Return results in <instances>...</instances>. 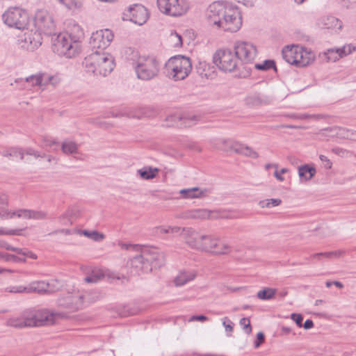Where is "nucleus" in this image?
<instances>
[{
  "label": "nucleus",
  "instance_id": "obj_10",
  "mask_svg": "<svg viewBox=\"0 0 356 356\" xmlns=\"http://www.w3.org/2000/svg\"><path fill=\"white\" fill-rule=\"evenodd\" d=\"M37 31L45 35H56V25L53 17L44 10H39L34 17Z\"/></svg>",
  "mask_w": 356,
  "mask_h": 356
},
{
  "label": "nucleus",
  "instance_id": "obj_11",
  "mask_svg": "<svg viewBox=\"0 0 356 356\" xmlns=\"http://www.w3.org/2000/svg\"><path fill=\"white\" fill-rule=\"evenodd\" d=\"M201 238L202 243H200L199 250L211 252L214 254H225L230 251L229 245L221 243L218 238L212 235H202Z\"/></svg>",
  "mask_w": 356,
  "mask_h": 356
},
{
  "label": "nucleus",
  "instance_id": "obj_27",
  "mask_svg": "<svg viewBox=\"0 0 356 356\" xmlns=\"http://www.w3.org/2000/svg\"><path fill=\"white\" fill-rule=\"evenodd\" d=\"M207 191L206 189L201 190L198 187L184 188L180 191V193L184 198L192 199L204 197Z\"/></svg>",
  "mask_w": 356,
  "mask_h": 356
},
{
  "label": "nucleus",
  "instance_id": "obj_7",
  "mask_svg": "<svg viewBox=\"0 0 356 356\" xmlns=\"http://www.w3.org/2000/svg\"><path fill=\"white\" fill-rule=\"evenodd\" d=\"M54 45L58 53L67 58L74 57L80 50L79 42L68 33L59 34Z\"/></svg>",
  "mask_w": 356,
  "mask_h": 356
},
{
  "label": "nucleus",
  "instance_id": "obj_9",
  "mask_svg": "<svg viewBox=\"0 0 356 356\" xmlns=\"http://www.w3.org/2000/svg\"><path fill=\"white\" fill-rule=\"evenodd\" d=\"M157 6L162 13L173 17L182 15L188 9L186 0H157Z\"/></svg>",
  "mask_w": 356,
  "mask_h": 356
},
{
  "label": "nucleus",
  "instance_id": "obj_5",
  "mask_svg": "<svg viewBox=\"0 0 356 356\" xmlns=\"http://www.w3.org/2000/svg\"><path fill=\"white\" fill-rule=\"evenodd\" d=\"M22 317L26 320L29 327L53 325L55 316L46 309H28L22 312Z\"/></svg>",
  "mask_w": 356,
  "mask_h": 356
},
{
  "label": "nucleus",
  "instance_id": "obj_15",
  "mask_svg": "<svg viewBox=\"0 0 356 356\" xmlns=\"http://www.w3.org/2000/svg\"><path fill=\"white\" fill-rule=\"evenodd\" d=\"M140 252H143L146 263L149 264L151 271L159 268L164 264V256L158 249L154 247L142 246Z\"/></svg>",
  "mask_w": 356,
  "mask_h": 356
},
{
  "label": "nucleus",
  "instance_id": "obj_63",
  "mask_svg": "<svg viewBox=\"0 0 356 356\" xmlns=\"http://www.w3.org/2000/svg\"><path fill=\"white\" fill-rule=\"evenodd\" d=\"M289 170L287 168H282L280 171L277 169L274 172V176L276 177L277 180L280 181H283L284 180V177L282 176V174L287 172Z\"/></svg>",
  "mask_w": 356,
  "mask_h": 356
},
{
  "label": "nucleus",
  "instance_id": "obj_52",
  "mask_svg": "<svg viewBox=\"0 0 356 356\" xmlns=\"http://www.w3.org/2000/svg\"><path fill=\"white\" fill-rule=\"evenodd\" d=\"M24 155L26 154V155L33 156L35 159L46 157L45 154H44V153L41 154L39 152L35 150L33 148H31V147H28V148L24 149Z\"/></svg>",
  "mask_w": 356,
  "mask_h": 356
},
{
  "label": "nucleus",
  "instance_id": "obj_48",
  "mask_svg": "<svg viewBox=\"0 0 356 356\" xmlns=\"http://www.w3.org/2000/svg\"><path fill=\"white\" fill-rule=\"evenodd\" d=\"M6 291L14 293H28V288L22 285L10 286L6 289Z\"/></svg>",
  "mask_w": 356,
  "mask_h": 356
},
{
  "label": "nucleus",
  "instance_id": "obj_25",
  "mask_svg": "<svg viewBox=\"0 0 356 356\" xmlns=\"http://www.w3.org/2000/svg\"><path fill=\"white\" fill-rule=\"evenodd\" d=\"M355 47L352 46L351 44L343 46L342 48L339 49H329V54H334V56H331L329 55L328 60L332 62H335L337 60H339L340 58L346 56L350 54H351Z\"/></svg>",
  "mask_w": 356,
  "mask_h": 356
},
{
  "label": "nucleus",
  "instance_id": "obj_54",
  "mask_svg": "<svg viewBox=\"0 0 356 356\" xmlns=\"http://www.w3.org/2000/svg\"><path fill=\"white\" fill-rule=\"evenodd\" d=\"M16 253L19 255L28 257L33 259H36L38 258L37 255L35 253H33V252H31L27 249H24V248H17Z\"/></svg>",
  "mask_w": 356,
  "mask_h": 356
},
{
  "label": "nucleus",
  "instance_id": "obj_3",
  "mask_svg": "<svg viewBox=\"0 0 356 356\" xmlns=\"http://www.w3.org/2000/svg\"><path fill=\"white\" fill-rule=\"evenodd\" d=\"M166 69L169 77L175 81L184 80L192 70V63L190 58L177 55L168 60L166 63Z\"/></svg>",
  "mask_w": 356,
  "mask_h": 356
},
{
  "label": "nucleus",
  "instance_id": "obj_44",
  "mask_svg": "<svg viewBox=\"0 0 356 356\" xmlns=\"http://www.w3.org/2000/svg\"><path fill=\"white\" fill-rule=\"evenodd\" d=\"M342 254L341 252H319L316 253L312 255V257L314 259H321V258H332V257H339Z\"/></svg>",
  "mask_w": 356,
  "mask_h": 356
},
{
  "label": "nucleus",
  "instance_id": "obj_56",
  "mask_svg": "<svg viewBox=\"0 0 356 356\" xmlns=\"http://www.w3.org/2000/svg\"><path fill=\"white\" fill-rule=\"evenodd\" d=\"M222 325L225 328L227 335L230 336L233 331L234 323L227 317H225L222 320Z\"/></svg>",
  "mask_w": 356,
  "mask_h": 356
},
{
  "label": "nucleus",
  "instance_id": "obj_47",
  "mask_svg": "<svg viewBox=\"0 0 356 356\" xmlns=\"http://www.w3.org/2000/svg\"><path fill=\"white\" fill-rule=\"evenodd\" d=\"M68 9H74L79 8L81 5V0H58Z\"/></svg>",
  "mask_w": 356,
  "mask_h": 356
},
{
  "label": "nucleus",
  "instance_id": "obj_17",
  "mask_svg": "<svg viewBox=\"0 0 356 356\" xmlns=\"http://www.w3.org/2000/svg\"><path fill=\"white\" fill-rule=\"evenodd\" d=\"M181 235L188 246L195 250H200L202 235H200L191 227L182 228Z\"/></svg>",
  "mask_w": 356,
  "mask_h": 356
},
{
  "label": "nucleus",
  "instance_id": "obj_12",
  "mask_svg": "<svg viewBox=\"0 0 356 356\" xmlns=\"http://www.w3.org/2000/svg\"><path fill=\"white\" fill-rule=\"evenodd\" d=\"M235 55L245 63H252L257 56V49L250 42L237 41L234 44Z\"/></svg>",
  "mask_w": 356,
  "mask_h": 356
},
{
  "label": "nucleus",
  "instance_id": "obj_61",
  "mask_svg": "<svg viewBox=\"0 0 356 356\" xmlns=\"http://www.w3.org/2000/svg\"><path fill=\"white\" fill-rule=\"evenodd\" d=\"M291 319L296 322V325L298 326V327H302V320H303V317L301 314H292L291 315Z\"/></svg>",
  "mask_w": 356,
  "mask_h": 356
},
{
  "label": "nucleus",
  "instance_id": "obj_19",
  "mask_svg": "<svg viewBox=\"0 0 356 356\" xmlns=\"http://www.w3.org/2000/svg\"><path fill=\"white\" fill-rule=\"evenodd\" d=\"M229 148L236 154L256 159L259 155L257 152L251 147L238 142H232L229 143Z\"/></svg>",
  "mask_w": 356,
  "mask_h": 356
},
{
  "label": "nucleus",
  "instance_id": "obj_59",
  "mask_svg": "<svg viewBox=\"0 0 356 356\" xmlns=\"http://www.w3.org/2000/svg\"><path fill=\"white\" fill-rule=\"evenodd\" d=\"M240 325L243 326V330L247 334H250L252 332V327L250 321L248 318H243L240 320Z\"/></svg>",
  "mask_w": 356,
  "mask_h": 356
},
{
  "label": "nucleus",
  "instance_id": "obj_46",
  "mask_svg": "<svg viewBox=\"0 0 356 356\" xmlns=\"http://www.w3.org/2000/svg\"><path fill=\"white\" fill-rule=\"evenodd\" d=\"M165 121L167 122V126H176L178 127V124L181 121V115L172 114L166 117Z\"/></svg>",
  "mask_w": 356,
  "mask_h": 356
},
{
  "label": "nucleus",
  "instance_id": "obj_55",
  "mask_svg": "<svg viewBox=\"0 0 356 356\" xmlns=\"http://www.w3.org/2000/svg\"><path fill=\"white\" fill-rule=\"evenodd\" d=\"M143 114L148 118L153 117L158 113V109L152 106L144 107Z\"/></svg>",
  "mask_w": 356,
  "mask_h": 356
},
{
  "label": "nucleus",
  "instance_id": "obj_60",
  "mask_svg": "<svg viewBox=\"0 0 356 356\" xmlns=\"http://www.w3.org/2000/svg\"><path fill=\"white\" fill-rule=\"evenodd\" d=\"M323 118V115H319V114H314V115H309L307 113L300 114L297 116V119L298 120H307V119H312L315 120H318L320 119H322Z\"/></svg>",
  "mask_w": 356,
  "mask_h": 356
},
{
  "label": "nucleus",
  "instance_id": "obj_29",
  "mask_svg": "<svg viewBox=\"0 0 356 356\" xmlns=\"http://www.w3.org/2000/svg\"><path fill=\"white\" fill-rule=\"evenodd\" d=\"M61 150L65 154H74L79 152V145L74 141L65 139L61 144Z\"/></svg>",
  "mask_w": 356,
  "mask_h": 356
},
{
  "label": "nucleus",
  "instance_id": "obj_23",
  "mask_svg": "<svg viewBox=\"0 0 356 356\" xmlns=\"http://www.w3.org/2000/svg\"><path fill=\"white\" fill-rule=\"evenodd\" d=\"M298 48H299V46H291L286 47L282 49V57L286 62L296 66L298 58H300V56H298L299 51H298Z\"/></svg>",
  "mask_w": 356,
  "mask_h": 356
},
{
  "label": "nucleus",
  "instance_id": "obj_39",
  "mask_svg": "<svg viewBox=\"0 0 356 356\" xmlns=\"http://www.w3.org/2000/svg\"><path fill=\"white\" fill-rule=\"evenodd\" d=\"M282 203V200L280 198H271V199H266L264 200H260L259 202V206L264 209V208H273L277 206L280 205Z\"/></svg>",
  "mask_w": 356,
  "mask_h": 356
},
{
  "label": "nucleus",
  "instance_id": "obj_40",
  "mask_svg": "<svg viewBox=\"0 0 356 356\" xmlns=\"http://www.w3.org/2000/svg\"><path fill=\"white\" fill-rule=\"evenodd\" d=\"M80 233L94 241H101L104 238V235L103 234L95 230H81Z\"/></svg>",
  "mask_w": 356,
  "mask_h": 356
},
{
  "label": "nucleus",
  "instance_id": "obj_4",
  "mask_svg": "<svg viewBox=\"0 0 356 356\" xmlns=\"http://www.w3.org/2000/svg\"><path fill=\"white\" fill-rule=\"evenodd\" d=\"M137 77L149 81L156 77L159 72V63L154 56H142L134 67Z\"/></svg>",
  "mask_w": 356,
  "mask_h": 356
},
{
  "label": "nucleus",
  "instance_id": "obj_16",
  "mask_svg": "<svg viewBox=\"0 0 356 356\" xmlns=\"http://www.w3.org/2000/svg\"><path fill=\"white\" fill-rule=\"evenodd\" d=\"M58 304L71 311L78 310L83 306V296L79 292H68L58 300Z\"/></svg>",
  "mask_w": 356,
  "mask_h": 356
},
{
  "label": "nucleus",
  "instance_id": "obj_34",
  "mask_svg": "<svg viewBox=\"0 0 356 356\" xmlns=\"http://www.w3.org/2000/svg\"><path fill=\"white\" fill-rule=\"evenodd\" d=\"M6 325L15 328L29 327L26 320L22 317V313L20 317L10 318L6 322Z\"/></svg>",
  "mask_w": 356,
  "mask_h": 356
},
{
  "label": "nucleus",
  "instance_id": "obj_35",
  "mask_svg": "<svg viewBox=\"0 0 356 356\" xmlns=\"http://www.w3.org/2000/svg\"><path fill=\"white\" fill-rule=\"evenodd\" d=\"M200 120L197 115H181V121L178 124L179 127H188L195 124Z\"/></svg>",
  "mask_w": 356,
  "mask_h": 356
},
{
  "label": "nucleus",
  "instance_id": "obj_49",
  "mask_svg": "<svg viewBox=\"0 0 356 356\" xmlns=\"http://www.w3.org/2000/svg\"><path fill=\"white\" fill-rule=\"evenodd\" d=\"M17 214H18V210L11 211L4 209H1L0 211V217L2 219H10V218H14L15 216L17 217Z\"/></svg>",
  "mask_w": 356,
  "mask_h": 356
},
{
  "label": "nucleus",
  "instance_id": "obj_58",
  "mask_svg": "<svg viewBox=\"0 0 356 356\" xmlns=\"http://www.w3.org/2000/svg\"><path fill=\"white\" fill-rule=\"evenodd\" d=\"M21 231L22 229H5V228H0V235H17L19 236L21 235Z\"/></svg>",
  "mask_w": 356,
  "mask_h": 356
},
{
  "label": "nucleus",
  "instance_id": "obj_6",
  "mask_svg": "<svg viewBox=\"0 0 356 356\" xmlns=\"http://www.w3.org/2000/svg\"><path fill=\"white\" fill-rule=\"evenodd\" d=\"M2 19L6 24L17 29H26L28 28L29 17L27 12L18 7L10 8L2 15Z\"/></svg>",
  "mask_w": 356,
  "mask_h": 356
},
{
  "label": "nucleus",
  "instance_id": "obj_24",
  "mask_svg": "<svg viewBox=\"0 0 356 356\" xmlns=\"http://www.w3.org/2000/svg\"><path fill=\"white\" fill-rule=\"evenodd\" d=\"M47 213L44 211L31 209H18L17 218L34 220H44L47 218Z\"/></svg>",
  "mask_w": 356,
  "mask_h": 356
},
{
  "label": "nucleus",
  "instance_id": "obj_64",
  "mask_svg": "<svg viewBox=\"0 0 356 356\" xmlns=\"http://www.w3.org/2000/svg\"><path fill=\"white\" fill-rule=\"evenodd\" d=\"M341 6L346 9H352L356 7V0H346V2H342Z\"/></svg>",
  "mask_w": 356,
  "mask_h": 356
},
{
  "label": "nucleus",
  "instance_id": "obj_32",
  "mask_svg": "<svg viewBox=\"0 0 356 356\" xmlns=\"http://www.w3.org/2000/svg\"><path fill=\"white\" fill-rule=\"evenodd\" d=\"M61 81L58 75H49L47 73H42V90H44L48 85L53 87L58 86Z\"/></svg>",
  "mask_w": 356,
  "mask_h": 356
},
{
  "label": "nucleus",
  "instance_id": "obj_14",
  "mask_svg": "<svg viewBox=\"0 0 356 356\" xmlns=\"http://www.w3.org/2000/svg\"><path fill=\"white\" fill-rule=\"evenodd\" d=\"M148 17L147 10L141 4H135L124 13V19L140 26L144 24Z\"/></svg>",
  "mask_w": 356,
  "mask_h": 356
},
{
  "label": "nucleus",
  "instance_id": "obj_1",
  "mask_svg": "<svg viewBox=\"0 0 356 356\" xmlns=\"http://www.w3.org/2000/svg\"><path fill=\"white\" fill-rule=\"evenodd\" d=\"M209 22L225 31L236 32L242 25L238 10L229 3L219 1L211 3L207 12Z\"/></svg>",
  "mask_w": 356,
  "mask_h": 356
},
{
  "label": "nucleus",
  "instance_id": "obj_43",
  "mask_svg": "<svg viewBox=\"0 0 356 356\" xmlns=\"http://www.w3.org/2000/svg\"><path fill=\"white\" fill-rule=\"evenodd\" d=\"M104 277V274L100 270H93L92 273L85 277V281L88 283H96Z\"/></svg>",
  "mask_w": 356,
  "mask_h": 356
},
{
  "label": "nucleus",
  "instance_id": "obj_33",
  "mask_svg": "<svg viewBox=\"0 0 356 356\" xmlns=\"http://www.w3.org/2000/svg\"><path fill=\"white\" fill-rule=\"evenodd\" d=\"M159 169L150 166H145L137 170V174L140 176L143 179H152L156 177Z\"/></svg>",
  "mask_w": 356,
  "mask_h": 356
},
{
  "label": "nucleus",
  "instance_id": "obj_2",
  "mask_svg": "<svg viewBox=\"0 0 356 356\" xmlns=\"http://www.w3.org/2000/svg\"><path fill=\"white\" fill-rule=\"evenodd\" d=\"M82 64L88 73L102 76L109 74L115 65L111 54L97 50L87 56Z\"/></svg>",
  "mask_w": 356,
  "mask_h": 356
},
{
  "label": "nucleus",
  "instance_id": "obj_42",
  "mask_svg": "<svg viewBox=\"0 0 356 356\" xmlns=\"http://www.w3.org/2000/svg\"><path fill=\"white\" fill-rule=\"evenodd\" d=\"M46 284L48 285L47 293H54L60 290L63 286V283L58 280H51L49 282H46Z\"/></svg>",
  "mask_w": 356,
  "mask_h": 356
},
{
  "label": "nucleus",
  "instance_id": "obj_57",
  "mask_svg": "<svg viewBox=\"0 0 356 356\" xmlns=\"http://www.w3.org/2000/svg\"><path fill=\"white\" fill-rule=\"evenodd\" d=\"M119 245L124 250H130L131 249L134 251L136 252H140V250L142 248V245L138 244H130V243H120Z\"/></svg>",
  "mask_w": 356,
  "mask_h": 356
},
{
  "label": "nucleus",
  "instance_id": "obj_38",
  "mask_svg": "<svg viewBox=\"0 0 356 356\" xmlns=\"http://www.w3.org/2000/svg\"><path fill=\"white\" fill-rule=\"evenodd\" d=\"M25 81L31 83V86H38L42 90V73L32 74L26 77Z\"/></svg>",
  "mask_w": 356,
  "mask_h": 356
},
{
  "label": "nucleus",
  "instance_id": "obj_62",
  "mask_svg": "<svg viewBox=\"0 0 356 356\" xmlns=\"http://www.w3.org/2000/svg\"><path fill=\"white\" fill-rule=\"evenodd\" d=\"M264 340H265L264 334L261 332H258L257 334V339L254 343V348H259L260 346V345L264 342Z\"/></svg>",
  "mask_w": 356,
  "mask_h": 356
},
{
  "label": "nucleus",
  "instance_id": "obj_18",
  "mask_svg": "<svg viewBox=\"0 0 356 356\" xmlns=\"http://www.w3.org/2000/svg\"><path fill=\"white\" fill-rule=\"evenodd\" d=\"M140 253V254L134 257L130 260L131 273L134 274H140V273H147L151 272L149 264L146 263L143 252Z\"/></svg>",
  "mask_w": 356,
  "mask_h": 356
},
{
  "label": "nucleus",
  "instance_id": "obj_21",
  "mask_svg": "<svg viewBox=\"0 0 356 356\" xmlns=\"http://www.w3.org/2000/svg\"><path fill=\"white\" fill-rule=\"evenodd\" d=\"M325 131L332 132V136H335L340 138L356 140V131L355 130L340 127H334L325 129Z\"/></svg>",
  "mask_w": 356,
  "mask_h": 356
},
{
  "label": "nucleus",
  "instance_id": "obj_30",
  "mask_svg": "<svg viewBox=\"0 0 356 356\" xmlns=\"http://www.w3.org/2000/svg\"><path fill=\"white\" fill-rule=\"evenodd\" d=\"M28 293H47V289L48 288V285L46 284V282L44 281H35L32 282L28 286Z\"/></svg>",
  "mask_w": 356,
  "mask_h": 356
},
{
  "label": "nucleus",
  "instance_id": "obj_51",
  "mask_svg": "<svg viewBox=\"0 0 356 356\" xmlns=\"http://www.w3.org/2000/svg\"><path fill=\"white\" fill-rule=\"evenodd\" d=\"M58 145V142L56 139H54L51 137L44 136L42 139L41 146L42 147H52L54 145Z\"/></svg>",
  "mask_w": 356,
  "mask_h": 356
},
{
  "label": "nucleus",
  "instance_id": "obj_41",
  "mask_svg": "<svg viewBox=\"0 0 356 356\" xmlns=\"http://www.w3.org/2000/svg\"><path fill=\"white\" fill-rule=\"evenodd\" d=\"M254 67L257 70L263 71H266L270 69H273L275 71H277L275 63L273 60H266L262 63H257Z\"/></svg>",
  "mask_w": 356,
  "mask_h": 356
},
{
  "label": "nucleus",
  "instance_id": "obj_8",
  "mask_svg": "<svg viewBox=\"0 0 356 356\" xmlns=\"http://www.w3.org/2000/svg\"><path fill=\"white\" fill-rule=\"evenodd\" d=\"M236 58L229 49H219L214 54L213 60L219 70L231 72L237 66Z\"/></svg>",
  "mask_w": 356,
  "mask_h": 356
},
{
  "label": "nucleus",
  "instance_id": "obj_37",
  "mask_svg": "<svg viewBox=\"0 0 356 356\" xmlns=\"http://www.w3.org/2000/svg\"><path fill=\"white\" fill-rule=\"evenodd\" d=\"M3 156L6 157H17L19 156L20 159L23 160L24 158V152L22 148L10 147L3 152Z\"/></svg>",
  "mask_w": 356,
  "mask_h": 356
},
{
  "label": "nucleus",
  "instance_id": "obj_36",
  "mask_svg": "<svg viewBox=\"0 0 356 356\" xmlns=\"http://www.w3.org/2000/svg\"><path fill=\"white\" fill-rule=\"evenodd\" d=\"M276 289L273 288H265L257 293V297L262 300H269L273 299L276 294Z\"/></svg>",
  "mask_w": 356,
  "mask_h": 356
},
{
  "label": "nucleus",
  "instance_id": "obj_45",
  "mask_svg": "<svg viewBox=\"0 0 356 356\" xmlns=\"http://www.w3.org/2000/svg\"><path fill=\"white\" fill-rule=\"evenodd\" d=\"M169 40L175 47H180L183 44L181 36L175 31L170 33Z\"/></svg>",
  "mask_w": 356,
  "mask_h": 356
},
{
  "label": "nucleus",
  "instance_id": "obj_50",
  "mask_svg": "<svg viewBox=\"0 0 356 356\" xmlns=\"http://www.w3.org/2000/svg\"><path fill=\"white\" fill-rule=\"evenodd\" d=\"M71 213L69 211H67L61 216H59L58 220L63 225H71L72 222L70 219Z\"/></svg>",
  "mask_w": 356,
  "mask_h": 356
},
{
  "label": "nucleus",
  "instance_id": "obj_13",
  "mask_svg": "<svg viewBox=\"0 0 356 356\" xmlns=\"http://www.w3.org/2000/svg\"><path fill=\"white\" fill-rule=\"evenodd\" d=\"M113 34L108 29L97 31L93 33L90 39V44L92 49H96L99 51L104 50L110 45L113 40Z\"/></svg>",
  "mask_w": 356,
  "mask_h": 356
},
{
  "label": "nucleus",
  "instance_id": "obj_53",
  "mask_svg": "<svg viewBox=\"0 0 356 356\" xmlns=\"http://www.w3.org/2000/svg\"><path fill=\"white\" fill-rule=\"evenodd\" d=\"M3 260L6 261L26 262L25 258L19 257L15 254L4 253Z\"/></svg>",
  "mask_w": 356,
  "mask_h": 356
},
{
  "label": "nucleus",
  "instance_id": "obj_26",
  "mask_svg": "<svg viewBox=\"0 0 356 356\" xmlns=\"http://www.w3.org/2000/svg\"><path fill=\"white\" fill-rule=\"evenodd\" d=\"M297 49L299 51L298 56H300V58H298L296 66L306 67L314 61V54L312 52L308 51L301 47Z\"/></svg>",
  "mask_w": 356,
  "mask_h": 356
},
{
  "label": "nucleus",
  "instance_id": "obj_22",
  "mask_svg": "<svg viewBox=\"0 0 356 356\" xmlns=\"http://www.w3.org/2000/svg\"><path fill=\"white\" fill-rule=\"evenodd\" d=\"M318 24L323 29H330L338 28L339 29H341L342 28V22L332 15L322 17L318 19Z\"/></svg>",
  "mask_w": 356,
  "mask_h": 356
},
{
  "label": "nucleus",
  "instance_id": "obj_31",
  "mask_svg": "<svg viewBox=\"0 0 356 356\" xmlns=\"http://www.w3.org/2000/svg\"><path fill=\"white\" fill-rule=\"evenodd\" d=\"M195 274L193 272H181L175 279V284L177 286L186 284L187 282L194 280Z\"/></svg>",
  "mask_w": 356,
  "mask_h": 356
},
{
  "label": "nucleus",
  "instance_id": "obj_28",
  "mask_svg": "<svg viewBox=\"0 0 356 356\" xmlns=\"http://www.w3.org/2000/svg\"><path fill=\"white\" fill-rule=\"evenodd\" d=\"M316 170L314 167L305 164L298 168V175L301 180L309 181L314 177Z\"/></svg>",
  "mask_w": 356,
  "mask_h": 356
},
{
  "label": "nucleus",
  "instance_id": "obj_20",
  "mask_svg": "<svg viewBox=\"0 0 356 356\" xmlns=\"http://www.w3.org/2000/svg\"><path fill=\"white\" fill-rule=\"evenodd\" d=\"M211 211L205 209L188 210L181 214L184 219L206 220L211 218Z\"/></svg>",
  "mask_w": 356,
  "mask_h": 356
}]
</instances>
